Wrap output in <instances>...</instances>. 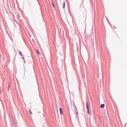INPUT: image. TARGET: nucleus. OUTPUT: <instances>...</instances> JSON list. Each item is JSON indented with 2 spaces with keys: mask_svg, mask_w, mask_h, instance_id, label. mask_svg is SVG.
Returning <instances> with one entry per match:
<instances>
[{
  "mask_svg": "<svg viewBox=\"0 0 127 127\" xmlns=\"http://www.w3.org/2000/svg\"><path fill=\"white\" fill-rule=\"evenodd\" d=\"M29 113L30 115H32V112H31V110H29Z\"/></svg>",
  "mask_w": 127,
  "mask_h": 127,
  "instance_id": "8",
  "label": "nucleus"
},
{
  "mask_svg": "<svg viewBox=\"0 0 127 127\" xmlns=\"http://www.w3.org/2000/svg\"><path fill=\"white\" fill-rule=\"evenodd\" d=\"M88 115H90V109H87Z\"/></svg>",
  "mask_w": 127,
  "mask_h": 127,
  "instance_id": "6",
  "label": "nucleus"
},
{
  "mask_svg": "<svg viewBox=\"0 0 127 127\" xmlns=\"http://www.w3.org/2000/svg\"><path fill=\"white\" fill-rule=\"evenodd\" d=\"M52 4L53 7H55V6H54V4L53 3H52Z\"/></svg>",
  "mask_w": 127,
  "mask_h": 127,
  "instance_id": "9",
  "label": "nucleus"
},
{
  "mask_svg": "<svg viewBox=\"0 0 127 127\" xmlns=\"http://www.w3.org/2000/svg\"><path fill=\"white\" fill-rule=\"evenodd\" d=\"M60 112L61 115H63V112L62 111V108H60Z\"/></svg>",
  "mask_w": 127,
  "mask_h": 127,
  "instance_id": "4",
  "label": "nucleus"
},
{
  "mask_svg": "<svg viewBox=\"0 0 127 127\" xmlns=\"http://www.w3.org/2000/svg\"><path fill=\"white\" fill-rule=\"evenodd\" d=\"M74 111H75V112L76 113V117L78 118L79 116H78V109H77V107H76V105H75V104H74Z\"/></svg>",
  "mask_w": 127,
  "mask_h": 127,
  "instance_id": "1",
  "label": "nucleus"
},
{
  "mask_svg": "<svg viewBox=\"0 0 127 127\" xmlns=\"http://www.w3.org/2000/svg\"><path fill=\"white\" fill-rule=\"evenodd\" d=\"M65 1H64L63 3V8L64 9H65Z\"/></svg>",
  "mask_w": 127,
  "mask_h": 127,
  "instance_id": "5",
  "label": "nucleus"
},
{
  "mask_svg": "<svg viewBox=\"0 0 127 127\" xmlns=\"http://www.w3.org/2000/svg\"><path fill=\"white\" fill-rule=\"evenodd\" d=\"M86 109L89 110L90 109V107L89 106V104L88 102L86 103Z\"/></svg>",
  "mask_w": 127,
  "mask_h": 127,
  "instance_id": "2",
  "label": "nucleus"
},
{
  "mask_svg": "<svg viewBox=\"0 0 127 127\" xmlns=\"http://www.w3.org/2000/svg\"><path fill=\"white\" fill-rule=\"evenodd\" d=\"M36 53H37V54H38V55H39V51H36Z\"/></svg>",
  "mask_w": 127,
  "mask_h": 127,
  "instance_id": "7",
  "label": "nucleus"
},
{
  "mask_svg": "<svg viewBox=\"0 0 127 127\" xmlns=\"http://www.w3.org/2000/svg\"><path fill=\"white\" fill-rule=\"evenodd\" d=\"M100 108L101 109H104L105 108V104H101L100 106Z\"/></svg>",
  "mask_w": 127,
  "mask_h": 127,
  "instance_id": "3",
  "label": "nucleus"
},
{
  "mask_svg": "<svg viewBox=\"0 0 127 127\" xmlns=\"http://www.w3.org/2000/svg\"><path fill=\"white\" fill-rule=\"evenodd\" d=\"M19 54H20V55H21V52H19Z\"/></svg>",
  "mask_w": 127,
  "mask_h": 127,
  "instance_id": "10",
  "label": "nucleus"
},
{
  "mask_svg": "<svg viewBox=\"0 0 127 127\" xmlns=\"http://www.w3.org/2000/svg\"><path fill=\"white\" fill-rule=\"evenodd\" d=\"M8 90H9V85H8Z\"/></svg>",
  "mask_w": 127,
  "mask_h": 127,
  "instance_id": "11",
  "label": "nucleus"
}]
</instances>
